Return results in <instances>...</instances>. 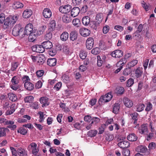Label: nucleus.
I'll use <instances>...</instances> for the list:
<instances>
[{
	"label": "nucleus",
	"mask_w": 156,
	"mask_h": 156,
	"mask_svg": "<svg viewBox=\"0 0 156 156\" xmlns=\"http://www.w3.org/2000/svg\"><path fill=\"white\" fill-rule=\"evenodd\" d=\"M97 65L99 67L101 66L103 64V61L101 59V57L99 55L97 56Z\"/></svg>",
	"instance_id": "obj_50"
},
{
	"label": "nucleus",
	"mask_w": 156,
	"mask_h": 156,
	"mask_svg": "<svg viewBox=\"0 0 156 156\" xmlns=\"http://www.w3.org/2000/svg\"><path fill=\"white\" fill-rule=\"evenodd\" d=\"M144 107L145 105L144 104H138L136 106V111L138 112H141L144 110Z\"/></svg>",
	"instance_id": "obj_35"
},
{
	"label": "nucleus",
	"mask_w": 156,
	"mask_h": 156,
	"mask_svg": "<svg viewBox=\"0 0 156 156\" xmlns=\"http://www.w3.org/2000/svg\"><path fill=\"white\" fill-rule=\"evenodd\" d=\"M100 52L99 48H98L96 47L94 48L91 51V52L94 55H98Z\"/></svg>",
	"instance_id": "obj_53"
},
{
	"label": "nucleus",
	"mask_w": 156,
	"mask_h": 156,
	"mask_svg": "<svg viewBox=\"0 0 156 156\" xmlns=\"http://www.w3.org/2000/svg\"><path fill=\"white\" fill-rule=\"evenodd\" d=\"M138 62V61L137 60H132L128 63L127 66L131 68L136 65L137 63Z\"/></svg>",
	"instance_id": "obj_39"
},
{
	"label": "nucleus",
	"mask_w": 156,
	"mask_h": 156,
	"mask_svg": "<svg viewBox=\"0 0 156 156\" xmlns=\"http://www.w3.org/2000/svg\"><path fill=\"white\" fill-rule=\"evenodd\" d=\"M90 19V17L88 16L83 17L82 20L83 24L86 26L90 25L91 22Z\"/></svg>",
	"instance_id": "obj_18"
},
{
	"label": "nucleus",
	"mask_w": 156,
	"mask_h": 156,
	"mask_svg": "<svg viewBox=\"0 0 156 156\" xmlns=\"http://www.w3.org/2000/svg\"><path fill=\"white\" fill-rule=\"evenodd\" d=\"M19 16L15 15L13 16L7 17L4 21L3 27L5 29H9L18 20Z\"/></svg>",
	"instance_id": "obj_1"
},
{
	"label": "nucleus",
	"mask_w": 156,
	"mask_h": 156,
	"mask_svg": "<svg viewBox=\"0 0 156 156\" xmlns=\"http://www.w3.org/2000/svg\"><path fill=\"white\" fill-rule=\"evenodd\" d=\"M24 28L20 25H16L14 27L12 30V34L14 36L18 35L24 37Z\"/></svg>",
	"instance_id": "obj_2"
},
{
	"label": "nucleus",
	"mask_w": 156,
	"mask_h": 156,
	"mask_svg": "<svg viewBox=\"0 0 156 156\" xmlns=\"http://www.w3.org/2000/svg\"><path fill=\"white\" fill-rule=\"evenodd\" d=\"M39 149L38 147H37L32 152V154H33L32 156H39Z\"/></svg>",
	"instance_id": "obj_55"
},
{
	"label": "nucleus",
	"mask_w": 156,
	"mask_h": 156,
	"mask_svg": "<svg viewBox=\"0 0 156 156\" xmlns=\"http://www.w3.org/2000/svg\"><path fill=\"white\" fill-rule=\"evenodd\" d=\"M91 124H96L98 123L100 121V119L97 117H94L92 118Z\"/></svg>",
	"instance_id": "obj_52"
},
{
	"label": "nucleus",
	"mask_w": 156,
	"mask_h": 156,
	"mask_svg": "<svg viewBox=\"0 0 156 156\" xmlns=\"http://www.w3.org/2000/svg\"><path fill=\"white\" fill-rule=\"evenodd\" d=\"M156 147V144L154 142H151L150 143L149 145L148 146V147L149 148V149L148 150H150V152H151V150L154 149H155Z\"/></svg>",
	"instance_id": "obj_54"
},
{
	"label": "nucleus",
	"mask_w": 156,
	"mask_h": 156,
	"mask_svg": "<svg viewBox=\"0 0 156 156\" xmlns=\"http://www.w3.org/2000/svg\"><path fill=\"white\" fill-rule=\"evenodd\" d=\"M18 65V63L16 62L12 63L11 68V70L13 71L15 70L17 67Z\"/></svg>",
	"instance_id": "obj_59"
},
{
	"label": "nucleus",
	"mask_w": 156,
	"mask_h": 156,
	"mask_svg": "<svg viewBox=\"0 0 156 156\" xmlns=\"http://www.w3.org/2000/svg\"><path fill=\"white\" fill-rule=\"evenodd\" d=\"M132 117V119L134 121L133 123L134 124H137V122L138 120V114L136 112L132 113L130 114Z\"/></svg>",
	"instance_id": "obj_32"
},
{
	"label": "nucleus",
	"mask_w": 156,
	"mask_h": 156,
	"mask_svg": "<svg viewBox=\"0 0 156 156\" xmlns=\"http://www.w3.org/2000/svg\"><path fill=\"white\" fill-rule=\"evenodd\" d=\"M77 34L75 31H73L69 34V38L71 41H73L77 39Z\"/></svg>",
	"instance_id": "obj_25"
},
{
	"label": "nucleus",
	"mask_w": 156,
	"mask_h": 156,
	"mask_svg": "<svg viewBox=\"0 0 156 156\" xmlns=\"http://www.w3.org/2000/svg\"><path fill=\"white\" fill-rule=\"evenodd\" d=\"M118 145L121 148H126L129 147L130 143L127 141H122L119 143Z\"/></svg>",
	"instance_id": "obj_17"
},
{
	"label": "nucleus",
	"mask_w": 156,
	"mask_h": 156,
	"mask_svg": "<svg viewBox=\"0 0 156 156\" xmlns=\"http://www.w3.org/2000/svg\"><path fill=\"white\" fill-rule=\"evenodd\" d=\"M56 23L55 21L54 20H51L48 26V29L50 31H52L54 30L55 28Z\"/></svg>",
	"instance_id": "obj_21"
},
{
	"label": "nucleus",
	"mask_w": 156,
	"mask_h": 156,
	"mask_svg": "<svg viewBox=\"0 0 156 156\" xmlns=\"http://www.w3.org/2000/svg\"><path fill=\"white\" fill-rule=\"evenodd\" d=\"M39 45H36L32 47V49L33 51L38 52L39 51Z\"/></svg>",
	"instance_id": "obj_63"
},
{
	"label": "nucleus",
	"mask_w": 156,
	"mask_h": 156,
	"mask_svg": "<svg viewBox=\"0 0 156 156\" xmlns=\"http://www.w3.org/2000/svg\"><path fill=\"white\" fill-rule=\"evenodd\" d=\"M111 55L113 57L115 58H120L123 56V52L122 50H116L112 52Z\"/></svg>",
	"instance_id": "obj_7"
},
{
	"label": "nucleus",
	"mask_w": 156,
	"mask_h": 156,
	"mask_svg": "<svg viewBox=\"0 0 156 156\" xmlns=\"http://www.w3.org/2000/svg\"><path fill=\"white\" fill-rule=\"evenodd\" d=\"M132 71L131 68L128 67L126 68L123 72V74L125 75H128L131 73Z\"/></svg>",
	"instance_id": "obj_51"
},
{
	"label": "nucleus",
	"mask_w": 156,
	"mask_h": 156,
	"mask_svg": "<svg viewBox=\"0 0 156 156\" xmlns=\"http://www.w3.org/2000/svg\"><path fill=\"white\" fill-rule=\"evenodd\" d=\"M124 92V88L122 87H117L115 90V93L118 95H122Z\"/></svg>",
	"instance_id": "obj_24"
},
{
	"label": "nucleus",
	"mask_w": 156,
	"mask_h": 156,
	"mask_svg": "<svg viewBox=\"0 0 156 156\" xmlns=\"http://www.w3.org/2000/svg\"><path fill=\"white\" fill-rule=\"evenodd\" d=\"M62 83L61 82H58L56 83L54 86V88L57 90H58L62 87Z\"/></svg>",
	"instance_id": "obj_58"
},
{
	"label": "nucleus",
	"mask_w": 156,
	"mask_h": 156,
	"mask_svg": "<svg viewBox=\"0 0 156 156\" xmlns=\"http://www.w3.org/2000/svg\"><path fill=\"white\" fill-rule=\"evenodd\" d=\"M109 101L107 99V97L105 96V95H104L101 96L99 99V103L100 104V103L101 104L105 103V102H107Z\"/></svg>",
	"instance_id": "obj_36"
},
{
	"label": "nucleus",
	"mask_w": 156,
	"mask_h": 156,
	"mask_svg": "<svg viewBox=\"0 0 156 156\" xmlns=\"http://www.w3.org/2000/svg\"><path fill=\"white\" fill-rule=\"evenodd\" d=\"M123 102L125 106L128 108H130L133 105L132 101L127 97L123 98Z\"/></svg>",
	"instance_id": "obj_10"
},
{
	"label": "nucleus",
	"mask_w": 156,
	"mask_h": 156,
	"mask_svg": "<svg viewBox=\"0 0 156 156\" xmlns=\"http://www.w3.org/2000/svg\"><path fill=\"white\" fill-rule=\"evenodd\" d=\"M136 150L138 152L144 153V154L146 156L149 155L150 154V150H148L145 146L139 145L137 147Z\"/></svg>",
	"instance_id": "obj_3"
},
{
	"label": "nucleus",
	"mask_w": 156,
	"mask_h": 156,
	"mask_svg": "<svg viewBox=\"0 0 156 156\" xmlns=\"http://www.w3.org/2000/svg\"><path fill=\"white\" fill-rule=\"evenodd\" d=\"M120 105L118 103H115L114 105L113 109V112L115 114L118 113L120 108Z\"/></svg>",
	"instance_id": "obj_33"
},
{
	"label": "nucleus",
	"mask_w": 156,
	"mask_h": 156,
	"mask_svg": "<svg viewBox=\"0 0 156 156\" xmlns=\"http://www.w3.org/2000/svg\"><path fill=\"white\" fill-rule=\"evenodd\" d=\"M147 125V124H143L139 127L138 130L139 133L141 134L147 135L148 130Z\"/></svg>",
	"instance_id": "obj_4"
},
{
	"label": "nucleus",
	"mask_w": 156,
	"mask_h": 156,
	"mask_svg": "<svg viewBox=\"0 0 156 156\" xmlns=\"http://www.w3.org/2000/svg\"><path fill=\"white\" fill-rule=\"evenodd\" d=\"M27 151L23 148L20 147L17 150V154L20 156H27Z\"/></svg>",
	"instance_id": "obj_22"
},
{
	"label": "nucleus",
	"mask_w": 156,
	"mask_h": 156,
	"mask_svg": "<svg viewBox=\"0 0 156 156\" xmlns=\"http://www.w3.org/2000/svg\"><path fill=\"white\" fill-rule=\"evenodd\" d=\"M152 105L150 102H148L146 104V107L145 109V111L147 112H148L152 109Z\"/></svg>",
	"instance_id": "obj_44"
},
{
	"label": "nucleus",
	"mask_w": 156,
	"mask_h": 156,
	"mask_svg": "<svg viewBox=\"0 0 156 156\" xmlns=\"http://www.w3.org/2000/svg\"><path fill=\"white\" fill-rule=\"evenodd\" d=\"M57 60L55 58H48L47 61V65L51 67L55 66Z\"/></svg>",
	"instance_id": "obj_19"
},
{
	"label": "nucleus",
	"mask_w": 156,
	"mask_h": 156,
	"mask_svg": "<svg viewBox=\"0 0 156 156\" xmlns=\"http://www.w3.org/2000/svg\"><path fill=\"white\" fill-rule=\"evenodd\" d=\"M80 32L81 35L84 37L88 36L90 34V31L89 29L83 28L80 29Z\"/></svg>",
	"instance_id": "obj_12"
},
{
	"label": "nucleus",
	"mask_w": 156,
	"mask_h": 156,
	"mask_svg": "<svg viewBox=\"0 0 156 156\" xmlns=\"http://www.w3.org/2000/svg\"><path fill=\"white\" fill-rule=\"evenodd\" d=\"M95 20L96 21H97L100 23H101L103 20L102 14L101 13L97 14L96 16Z\"/></svg>",
	"instance_id": "obj_41"
},
{
	"label": "nucleus",
	"mask_w": 156,
	"mask_h": 156,
	"mask_svg": "<svg viewBox=\"0 0 156 156\" xmlns=\"http://www.w3.org/2000/svg\"><path fill=\"white\" fill-rule=\"evenodd\" d=\"M28 37V40L30 41L33 42L36 39L37 35L33 33H32L30 34Z\"/></svg>",
	"instance_id": "obj_43"
},
{
	"label": "nucleus",
	"mask_w": 156,
	"mask_h": 156,
	"mask_svg": "<svg viewBox=\"0 0 156 156\" xmlns=\"http://www.w3.org/2000/svg\"><path fill=\"white\" fill-rule=\"evenodd\" d=\"M8 95L9 99L12 101H15L17 100L16 95L14 94L10 93L8 94Z\"/></svg>",
	"instance_id": "obj_38"
},
{
	"label": "nucleus",
	"mask_w": 156,
	"mask_h": 156,
	"mask_svg": "<svg viewBox=\"0 0 156 156\" xmlns=\"http://www.w3.org/2000/svg\"><path fill=\"white\" fill-rule=\"evenodd\" d=\"M16 108V105L14 104H13L11 105L10 109L8 110L6 112L7 115H9L12 114L15 111Z\"/></svg>",
	"instance_id": "obj_30"
},
{
	"label": "nucleus",
	"mask_w": 156,
	"mask_h": 156,
	"mask_svg": "<svg viewBox=\"0 0 156 156\" xmlns=\"http://www.w3.org/2000/svg\"><path fill=\"white\" fill-rule=\"evenodd\" d=\"M18 133H20L23 135L26 134L27 133V131L23 127H21L17 131Z\"/></svg>",
	"instance_id": "obj_49"
},
{
	"label": "nucleus",
	"mask_w": 156,
	"mask_h": 156,
	"mask_svg": "<svg viewBox=\"0 0 156 156\" xmlns=\"http://www.w3.org/2000/svg\"><path fill=\"white\" fill-rule=\"evenodd\" d=\"M34 98L31 96L26 97L24 98V101L26 103H31L33 101Z\"/></svg>",
	"instance_id": "obj_42"
},
{
	"label": "nucleus",
	"mask_w": 156,
	"mask_h": 156,
	"mask_svg": "<svg viewBox=\"0 0 156 156\" xmlns=\"http://www.w3.org/2000/svg\"><path fill=\"white\" fill-rule=\"evenodd\" d=\"M79 55L81 59H84L87 57V53L85 51L83 50H81L80 51Z\"/></svg>",
	"instance_id": "obj_45"
},
{
	"label": "nucleus",
	"mask_w": 156,
	"mask_h": 156,
	"mask_svg": "<svg viewBox=\"0 0 156 156\" xmlns=\"http://www.w3.org/2000/svg\"><path fill=\"white\" fill-rule=\"evenodd\" d=\"M134 83V80L132 78H130L128 80L126 83V86L127 87H131Z\"/></svg>",
	"instance_id": "obj_48"
},
{
	"label": "nucleus",
	"mask_w": 156,
	"mask_h": 156,
	"mask_svg": "<svg viewBox=\"0 0 156 156\" xmlns=\"http://www.w3.org/2000/svg\"><path fill=\"white\" fill-rule=\"evenodd\" d=\"M33 26L31 23L27 24L25 27V30H23L24 37L25 35H28L32 33L33 30Z\"/></svg>",
	"instance_id": "obj_6"
},
{
	"label": "nucleus",
	"mask_w": 156,
	"mask_h": 156,
	"mask_svg": "<svg viewBox=\"0 0 156 156\" xmlns=\"http://www.w3.org/2000/svg\"><path fill=\"white\" fill-rule=\"evenodd\" d=\"M80 11V9L79 7H74L71 10V16L73 17H75L79 14Z\"/></svg>",
	"instance_id": "obj_14"
},
{
	"label": "nucleus",
	"mask_w": 156,
	"mask_h": 156,
	"mask_svg": "<svg viewBox=\"0 0 156 156\" xmlns=\"http://www.w3.org/2000/svg\"><path fill=\"white\" fill-rule=\"evenodd\" d=\"M37 147V144L34 143L30 144L28 146L27 149L29 151H32V152Z\"/></svg>",
	"instance_id": "obj_40"
},
{
	"label": "nucleus",
	"mask_w": 156,
	"mask_h": 156,
	"mask_svg": "<svg viewBox=\"0 0 156 156\" xmlns=\"http://www.w3.org/2000/svg\"><path fill=\"white\" fill-rule=\"evenodd\" d=\"M69 34L67 32H64L60 35V39L63 41H66L69 37Z\"/></svg>",
	"instance_id": "obj_29"
},
{
	"label": "nucleus",
	"mask_w": 156,
	"mask_h": 156,
	"mask_svg": "<svg viewBox=\"0 0 156 156\" xmlns=\"http://www.w3.org/2000/svg\"><path fill=\"white\" fill-rule=\"evenodd\" d=\"M72 23L74 26L78 27L80 24V20L79 19L75 18L73 20Z\"/></svg>",
	"instance_id": "obj_47"
},
{
	"label": "nucleus",
	"mask_w": 156,
	"mask_h": 156,
	"mask_svg": "<svg viewBox=\"0 0 156 156\" xmlns=\"http://www.w3.org/2000/svg\"><path fill=\"white\" fill-rule=\"evenodd\" d=\"M100 23L96 20L91 21L89 26L93 29L95 30L99 25Z\"/></svg>",
	"instance_id": "obj_27"
},
{
	"label": "nucleus",
	"mask_w": 156,
	"mask_h": 156,
	"mask_svg": "<svg viewBox=\"0 0 156 156\" xmlns=\"http://www.w3.org/2000/svg\"><path fill=\"white\" fill-rule=\"evenodd\" d=\"M142 73V69L140 67H138L136 69L135 71V76L137 78L140 77L141 76Z\"/></svg>",
	"instance_id": "obj_31"
},
{
	"label": "nucleus",
	"mask_w": 156,
	"mask_h": 156,
	"mask_svg": "<svg viewBox=\"0 0 156 156\" xmlns=\"http://www.w3.org/2000/svg\"><path fill=\"white\" fill-rule=\"evenodd\" d=\"M32 14V12L30 9L25 10L23 12V16L24 18H28L30 17Z\"/></svg>",
	"instance_id": "obj_16"
},
{
	"label": "nucleus",
	"mask_w": 156,
	"mask_h": 156,
	"mask_svg": "<svg viewBox=\"0 0 156 156\" xmlns=\"http://www.w3.org/2000/svg\"><path fill=\"white\" fill-rule=\"evenodd\" d=\"M109 30V27L108 25H106L103 28V32L104 34L108 33Z\"/></svg>",
	"instance_id": "obj_61"
},
{
	"label": "nucleus",
	"mask_w": 156,
	"mask_h": 156,
	"mask_svg": "<svg viewBox=\"0 0 156 156\" xmlns=\"http://www.w3.org/2000/svg\"><path fill=\"white\" fill-rule=\"evenodd\" d=\"M98 133L97 130L95 129H92L87 132V135L90 137H94L96 136Z\"/></svg>",
	"instance_id": "obj_37"
},
{
	"label": "nucleus",
	"mask_w": 156,
	"mask_h": 156,
	"mask_svg": "<svg viewBox=\"0 0 156 156\" xmlns=\"http://www.w3.org/2000/svg\"><path fill=\"white\" fill-rule=\"evenodd\" d=\"M24 86L25 88L28 90H32L34 88V85L29 81L25 82Z\"/></svg>",
	"instance_id": "obj_23"
},
{
	"label": "nucleus",
	"mask_w": 156,
	"mask_h": 156,
	"mask_svg": "<svg viewBox=\"0 0 156 156\" xmlns=\"http://www.w3.org/2000/svg\"><path fill=\"white\" fill-rule=\"evenodd\" d=\"M52 36V33L50 32H49L46 34L45 36V38L46 40L48 41L51 38Z\"/></svg>",
	"instance_id": "obj_62"
},
{
	"label": "nucleus",
	"mask_w": 156,
	"mask_h": 156,
	"mask_svg": "<svg viewBox=\"0 0 156 156\" xmlns=\"http://www.w3.org/2000/svg\"><path fill=\"white\" fill-rule=\"evenodd\" d=\"M11 82L12 84H17L19 83V81L16 76H13Z\"/></svg>",
	"instance_id": "obj_57"
},
{
	"label": "nucleus",
	"mask_w": 156,
	"mask_h": 156,
	"mask_svg": "<svg viewBox=\"0 0 156 156\" xmlns=\"http://www.w3.org/2000/svg\"><path fill=\"white\" fill-rule=\"evenodd\" d=\"M23 4L17 1H14L12 5V7L14 9H22L23 7Z\"/></svg>",
	"instance_id": "obj_8"
},
{
	"label": "nucleus",
	"mask_w": 156,
	"mask_h": 156,
	"mask_svg": "<svg viewBox=\"0 0 156 156\" xmlns=\"http://www.w3.org/2000/svg\"><path fill=\"white\" fill-rule=\"evenodd\" d=\"M71 16L69 14H66L63 15L62 17L63 22L65 23H68L71 21Z\"/></svg>",
	"instance_id": "obj_15"
},
{
	"label": "nucleus",
	"mask_w": 156,
	"mask_h": 156,
	"mask_svg": "<svg viewBox=\"0 0 156 156\" xmlns=\"http://www.w3.org/2000/svg\"><path fill=\"white\" fill-rule=\"evenodd\" d=\"M84 119L86 122H90L91 121L92 117L89 115H87L84 116Z\"/></svg>",
	"instance_id": "obj_64"
},
{
	"label": "nucleus",
	"mask_w": 156,
	"mask_h": 156,
	"mask_svg": "<svg viewBox=\"0 0 156 156\" xmlns=\"http://www.w3.org/2000/svg\"><path fill=\"white\" fill-rule=\"evenodd\" d=\"M126 59L125 57L120 60L117 64V66L119 67V66H122L126 62Z\"/></svg>",
	"instance_id": "obj_46"
},
{
	"label": "nucleus",
	"mask_w": 156,
	"mask_h": 156,
	"mask_svg": "<svg viewBox=\"0 0 156 156\" xmlns=\"http://www.w3.org/2000/svg\"><path fill=\"white\" fill-rule=\"evenodd\" d=\"M46 60V58L45 57L44 54H40V65L45 63Z\"/></svg>",
	"instance_id": "obj_34"
},
{
	"label": "nucleus",
	"mask_w": 156,
	"mask_h": 156,
	"mask_svg": "<svg viewBox=\"0 0 156 156\" xmlns=\"http://www.w3.org/2000/svg\"><path fill=\"white\" fill-rule=\"evenodd\" d=\"M43 46H44V48L46 49H50L53 46L51 42L48 41L42 43Z\"/></svg>",
	"instance_id": "obj_26"
},
{
	"label": "nucleus",
	"mask_w": 156,
	"mask_h": 156,
	"mask_svg": "<svg viewBox=\"0 0 156 156\" xmlns=\"http://www.w3.org/2000/svg\"><path fill=\"white\" fill-rule=\"evenodd\" d=\"M128 140L131 141H135L137 139V137L134 133H131L129 134L127 136Z\"/></svg>",
	"instance_id": "obj_28"
},
{
	"label": "nucleus",
	"mask_w": 156,
	"mask_h": 156,
	"mask_svg": "<svg viewBox=\"0 0 156 156\" xmlns=\"http://www.w3.org/2000/svg\"><path fill=\"white\" fill-rule=\"evenodd\" d=\"M72 6L70 5H67L64 6H60L59 9V11L60 12L63 13L67 14L71 10Z\"/></svg>",
	"instance_id": "obj_5"
},
{
	"label": "nucleus",
	"mask_w": 156,
	"mask_h": 156,
	"mask_svg": "<svg viewBox=\"0 0 156 156\" xmlns=\"http://www.w3.org/2000/svg\"><path fill=\"white\" fill-rule=\"evenodd\" d=\"M48 100V98L46 97H42L40 98V102L42 104L41 106L42 107H46L49 105Z\"/></svg>",
	"instance_id": "obj_11"
},
{
	"label": "nucleus",
	"mask_w": 156,
	"mask_h": 156,
	"mask_svg": "<svg viewBox=\"0 0 156 156\" xmlns=\"http://www.w3.org/2000/svg\"><path fill=\"white\" fill-rule=\"evenodd\" d=\"M43 15L45 18H49L51 16L52 12L50 9L45 8L43 10Z\"/></svg>",
	"instance_id": "obj_13"
},
{
	"label": "nucleus",
	"mask_w": 156,
	"mask_h": 156,
	"mask_svg": "<svg viewBox=\"0 0 156 156\" xmlns=\"http://www.w3.org/2000/svg\"><path fill=\"white\" fill-rule=\"evenodd\" d=\"M94 44V40L93 38L91 37H89L86 41V47L87 49L90 50L93 48Z\"/></svg>",
	"instance_id": "obj_9"
},
{
	"label": "nucleus",
	"mask_w": 156,
	"mask_h": 156,
	"mask_svg": "<svg viewBox=\"0 0 156 156\" xmlns=\"http://www.w3.org/2000/svg\"><path fill=\"white\" fill-rule=\"evenodd\" d=\"M9 130L6 128L0 127V137L6 136V133L9 132Z\"/></svg>",
	"instance_id": "obj_20"
},
{
	"label": "nucleus",
	"mask_w": 156,
	"mask_h": 156,
	"mask_svg": "<svg viewBox=\"0 0 156 156\" xmlns=\"http://www.w3.org/2000/svg\"><path fill=\"white\" fill-rule=\"evenodd\" d=\"M82 0H72V3L74 6H78L81 3Z\"/></svg>",
	"instance_id": "obj_60"
},
{
	"label": "nucleus",
	"mask_w": 156,
	"mask_h": 156,
	"mask_svg": "<svg viewBox=\"0 0 156 156\" xmlns=\"http://www.w3.org/2000/svg\"><path fill=\"white\" fill-rule=\"evenodd\" d=\"M122 154L124 156H129L130 154V151L127 149H124L122 151Z\"/></svg>",
	"instance_id": "obj_56"
}]
</instances>
